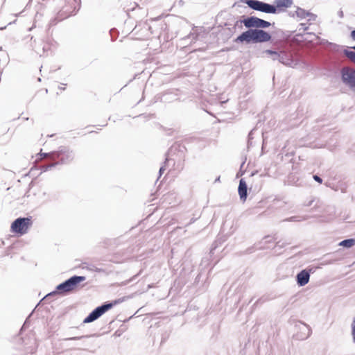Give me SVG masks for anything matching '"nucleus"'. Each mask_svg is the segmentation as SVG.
Instances as JSON below:
<instances>
[{
  "instance_id": "b1692460",
  "label": "nucleus",
  "mask_w": 355,
  "mask_h": 355,
  "mask_svg": "<svg viewBox=\"0 0 355 355\" xmlns=\"http://www.w3.org/2000/svg\"><path fill=\"white\" fill-rule=\"evenodd\" d=\"M167 162H168V159L166 158L164 162V164L160 167L159 171V177L162 175L164 171L166 170V164Z\"/></svg>"
},
{
  "instance_id": "aec40b11",
  "label": "nucleus",
  "mask_w": 355,
  "mask_h": 355,
  "mask_svg": "<svg viewBox=\"0 0 355 355\" xmlns=\"http://www.w3.org/2000/svg\"><path fill=\"white\" fill-rule=\"evenodd\" d=\"M42 49L35 48V52L39 54L40 56L44 55L46 51H48L49 49V45L46 44H42Z\"/></svg>"
},
{
  "instance_id": "4be33fe9",
  "label": "nucleus",
  "mask_w": 355,
  "mask_h": 355,
  "mask_svg": "<svg viewBox=\"0 0 355 355\" xmlns=\"http://www.w3.org/2000/svg\"><path fill=\"white\" fill-rule=\"evenodd\" d=\"M308 20L310 21H315L317 19L318 16L315 14L310 12L308 11L307 12Z\"/></svg>"
},
{
  "instance_id": "ddd939ff",
  "label": "nucleus",
  "mask_w": 355,
  "mask_h": 355,
  "mask_svg": "<svg viewBox=\"0 0 355 355\" xmlns=\"http://www.w3.org/2000/svg\"><path fill=\"white\" fill-rule=\"evenodd\" d=\"M299 329L301 330V333L300 334L296 335V338L299 340H305L308 338L311 334V329L309 326L306 325L304 323H300L299 325Z\"/></svg>"
},
{
  "instance_id": "a211bd4d",
  "label": "nucleus",
  "mask_w": 355,
  "mask_h": 355,
  "mask_svg": "<svg viewBox=\"0 0 355 355\" xmlns=\"http://www.w3.org/2000/svg\"><path fill=\"white\" fill-rule=\"evenodd\" d=\"M354 244H355V239H345L339 243L340 246H343L345 248H351Z\"/></svg>"
},
{
  "instance_id": "473e14b6",
  "label": "nucleus",
  "mask_w": 355,
  "mask_h": 355,
  "mask_svg": "<svg viewBox=\"0 0 355 355\" xmlns=\"http://www.w3.org/2000/svg\"><path fill=\"white\" fill-rule=\"evenodd\" d=\"M220 182V176H219V177H218V178L215 180V181H214V182Z\"/></svg>"
},
{
  "instance_id": "6e6552de",
  "label": "nucleus",
  "mask_w": 355,
  "mask_h": 355,
  "mask_svg": "<svg viewBox=\"0 0 355 355\" xmlns=\"http://www.w3.org/2000/svg\"><path fill=\"white\" fill-rule=\"evenodd\" d=\"M112 308V304H103L93 310L83 320V323L94 322L104 314L107 311Z\"/></svg>"
},
{
  "instance_id": "c756f323",
  "label": "nucleus",
  "mask_w": 355,
  "mask_h": 355,
  "mask_svg": "<svg viewBox=\"0 0 355 355\" xmlns=\"http://www.w3.org/2000/svg\"><path fill=\"white\" fill-rule=\"evenodd\" d=\"M351 37H352L353 40H355V30L351 32Z\"/></svg>"
},
{
  "instance_id": "7ed1b4c3",
  "label": "nucleus",
  "mask_w": 355,
  "mask_h": 355,
  "mask_svg": "<svg viewBox=\"0 0 355 355\" xmlns=\"http://www.w3.org/2000/svg\"><path fill=\"white\" fill-rule=\"evenodd\" d=\"M265 53L270 55L273 60H279L286 66L293 67L296 64L291 51H283L278 53L272 50H266Z\"/></svg>"
},
{
  "instance_id": "f8f14e48",
  "label": "nucleus",
  "mask_w": 355,
  "mask_h": 355,
  "mask_svg": "<svg viewBox=\"0 0 355 355\" xmlns=\"http://www.w3.org/2000/svg\"><path fill=\"white\" fill-rule=\"evenodd\" d=\"M310 279V272L304 269L297 273L296 276L297 284L299 286H304L307 284Z\"/></svg>"
},
{
  "instance_id": "2eb2a0df",
  "label": "nucleus",
  "mask_w": 355,
  "mask_h": 355,
  "mask_svg": "<svg viewBox=\"0 0 355 355\" xmlns=\"http://www.w3.org/2000/svg\"><path fill=\"white\" fill-rule=\"evenodd\" d=\"M25 351L26 355H28V354H33L37 348L35 340L33 338H26L25 340Z\"/></svg>"
},
{
  "instance_id": "f257e3e1",
  "label": "nucleus",
  "mask_w": 355,
  "mask_h": 355,
  "mask_svg": "<svg viewBox=\"0 0 355 355\" xmlns=\"http://www.w3.org/2000/svg\"><path fill=\"white\" fill-rule=\"evenodd\" d=\"M41 156L43 157H49V159L53 161L52 163L44 164L42 166L43 171L51 170L53 167L59 164H69L74 157L73 152L66 147H60L58 150L50 153H42Z\"/></svg>"
},
{
  "instance_id": "39448f33",
  "label": "nucleus",
  "mask_w": 355,
  "mask_h": 355,
  "mask_svg": "<svg viewBox=\"0 0 355 355\" xmlns=\"http://www.w3.org/2000/svg\"><path fill=\"white\" fill-rule=\"evenodd\" d=\"M32 219L31 217L18 218L15 220L11 225V230L14 233L20 234H26L28 228L32 225Z\"/></svg>"
},
{
  "instance_id": "bb28decb",
  "label": "nucleus",
  "mask_w": 355,
  "mask_h": 355,
  "mask_svg": "<svg viewBox=\"0 0 355 355\" xmlns=\"http://www.w3.org/2000/svg\"><path fill=\"white\" fill-rule=\"evenodd\" d=\"M313 179L319 183H322V178L317 175H313Z\"/></svg>"
},
{
  "instance_id": "2f4dec72",
  "label": "nucleus",
  "mask_w": 355,
  "mask_h": 355,
  "mask_svg": "<svg viewBox=\"0 0 355 355\" xmlns=\"http://www.w3.org/2000/svg\"><path fill=\"white\" fill-rule=\"evenodd\" d=\"M338 16L341 18L343 17V12L342 10L338 12Z\"/></svg>"
},
{
  "instance_id": "f3484780",
  "label": "nucleus",
  "mask_w": 355,
  "mask_h": 355,
  "mask_svg": "<svg viewBox=\"0 0 355 355\" xmlns=\"http://www.w3.org/2000/svg\"><path fill=\"white\" fill-rule=\"evenodd\" d=\"M307 12H308L307 10H306L300 7H297L295 14H293L291 16L292 17L297 16L300 19H305L307 17Z\"/></svg>"
},
{
  "instance_id": "7c9ffc66",
  "label": "nucleus",
  "mask_w": 355,
  "mask_h": 355,
  "mask_svg": "<svg viewBox=\"0 0 355 355\" xmlns=\"http://www.w3.org/2000/svg\"><path fill=\"white\" fill-rule=\"evenodd\" d=\"M332 263H333L332 261H327L324 263H322L321 265L323 266V265H326V264H331Z\"/></svg>"
},
{
  "instance_id": "dca6fc26",
  "label": "nucleus",
  "mask_w": 355,
  "mask_h": 355,
  "mask_svg": "<svg viewBox=\"0 0 355 355\" xmlns=\"http://www.w3.org/2000/svg\"><path fill=\"white\" fill-rule=\"evenodd\" d=\"M293 3V0H275V7L277 8V12L282 10V8H290Z\"/></svg>"
},
{
  "instance_id": "a878e982",
  "label": "nucleus",
  "mask_w": 355,
  "mask_h": 355,
  "mask_svg": "<svg viewBox=\"0 0 355 355\" xmlns=\"http://www.w3.org/2000/svg\"><path fill=\"white\" fill-rule=\"evenodd\" d=\"M123 301V300L122 299H119V300H114L112 302H106L105 304H112V307H113L114 305H116V304H119V303H120V302H121Z\"/></svg>"
},
{
  "instance_id": "423d86ee",
  "label": "nucleus",
  "mask_w": 355,
  "mask_h": 355,
  "mask_svg": "<svg viewBox=\"0 0 355 355\" xmlns=\"http://www.w3.org/2000/svg\"><path fill=\"white\" fill-rule=\"evenodd\" d=\"M340 73L343 84L355 92V69L345 67L341 69Z\"/></svg>"
},
{
  "instance_id": "c85d7f7f",
  "label": "nucleus",
  "mask_w": 355,
  "mask_h": 355,
  "mask_svg": "<svg viewBox=\"0 0 355 355\" xmlns=\"http://www.w3.org/2000/svg\"><path fill=\"white\" fill-rule=\"evenodd\" d=\"M300 26L302 27V28L304 30H307L308 29V26H306V24H301Z\"/></svg>"
},
{
  "instance_id": "393cba45",
  "label": "nucleus",
  "mask_w": 355,
  "mask_h": 355,
  "mask_svg": "<svg viewBox=\"0 0 355 355\" xmlns=\"http://www.w3.org/2000/svg\"><path fill=\"white\" fill-rule=\"evenodd\" d=\"M84 337L85 336H74V337L64 338L63 340H80Z\"/></svg>"
},
{
  "instance_id": "5701e85b",
  "label": "nucleus",
  "mask_w": 355,
  "mask_h": 355,
  "mask_svg": "<svg viewBox=\"0 0 355 355\" xmlns=\"http://www.w3.org/2000/svg\"><path fill=\"white\" fill-rule=\"evenodd\" d=\"M352 335L353 338V341L355 343V318L352 324Z\"/></svg>"
},
{
  "instance_id": "72a5a7b5",
  "label": "nucleus",
  "mask_w": 355,
  "mask_h": 355,
  "mask_svg": "<svg viewBox=\"0 0 355 355\" xmlns=\"http://www.w3.org/2000/svg\"><path fill=\"white\" fill-rule=\"evenodd\" d=\"M352 48L353 49H354V50H355V46H353V47H352Z\"/></svg>"
},
{
  "instance_id": "4468645a",
  "label": "nucleus",
  "mask_w": 355,
  "mask_h": 355,
  "mask_svg": "<svg viewBox=\"0 0 355 355\" xmlns=\"http://www.w3.org/2000/svg\"><path fill=\"white\" fill-rule=\"evenodd\" d=\"M238 192L240 199L243 202L245 201L248 196V186L243 179H241L239 181Z\"/></svg>"
},
{
  "instance_id": "9d476101",
  "label": "nucleus",
  "mask_w": 355,
  "mask_h": 355,
  "mask_svg": "<svg viewBox=\"0 0 355 355\" xmlns=\"http://www.w3.org/2000/svg\"><path fill=\"white\" fill-rule=\"evenodd\" d=\"M254 43L268 42L271 35L263 29H254Z\"/></svg>"
},
{
  "instance_id": "0eeeda50",
  "label": "nucleus",
  "mask_w": 355,
  "mask_h": 355,
  "mask_svg": "<svg viewBox=\"0 0 355 355\" xmlns=\"http://www.w3.org/2000/svg\"><path fill=\"white\" fill-rule=\"evenodd\" d=\"M112 308V304H103L93 310L83 320V323L94 322L104 314L107 311Z\"/></svg>"
},
{
  "instance_id": "f03ea898",
  "label": "nucleus",
  "mask_w": 355,
  "mask_h": 355,
  "mask_svg": "<svg viewBox=\"0 0 355 355\" xmlns=\"http://www.w3.org/2000/svg\"><path fill=\"white\" fill-rule=\"evenodd\" d=\"M84 280H85V277L74 275L58 285L56 290L46 295L45 297H48L58 293L63 294L72 291L79 283Z\"/></svg>"
},
{
  "instance_id": "cd10ccee",
  "label": "nucleus",
  "mask_w": 355,
  "mask_h": 355,
  "mask_svg": "<svg viewBox=\"0 0 355 355\" xmlns=\"http://www.w3.org/2000/svg\"><path fill=\"white\" fill-rule=\"evenodd\" d=\"M297 216H292V217L286 219V220H288V221H296V220H297Z\"/></svg>"
},
{
  "instance_id": "20e7f679",
  "label": "nucleus",
  "mask_w": 355,
  "mask_h": 355,
  "mask_svg": "<svg viewBox=\"0 0 355 355\" xmlns=\"http://www.w3.org/2000/svg\"><path fill=\"white\" fill-rule=\"evenodd\" d=\"M251 9L267 14L277 13V8L275 5H271L259 0H243Z\"/></svg>"
},
{
  "instance_id": "1a4fd4ad",
  "label": "nucleus",
  "mask_w": 355,
  "mask_h": 355,
  "mask_svg": "<svg viewBox=\"0 0 355 355\" xmlns=\"http://www.w3.org/2000/svg\"><path fill=\"white\" fill-rule=\"evenodd\" d=\"M271 24L259 17L251 16L245 18V26L248 28H255L254 29L266 28Z\"/></svg>"
},
{
  "instance_id": "9b49d317",
  "label": "nucleus",
  "mask_w": 355,
  "mask_h": 355,
  "mask_svg": "<svg viewBox=\"0 0 355 355\" xmlns=\"http://www.w3.org/2000/svg\"><path fill=\"white\" fill-rule=\"evenodd\" d=\"M235 42H243L250 43L251 42L254 43V29L248 28V31L242 33L239 36L235 39Z\"/></svg>"
},
{
  "instance_id": "412c9836",
  "label": "nucleus",
  "mask_w": 355,
  "mask_h": 355,
  "mask_svg": "<svg viewBox=\"0 0 355 355\" xmlns=\"http://www.w3.org/2000/svg\"><path fill=\"white\" fill-rule=\"evenodd\" d=\"M344 54L353 62L355 63V52L349 50H345Z\"/></svg>"
},
{
  "instance_id": "6ab92c4d",
  "label": "nucleus",
  "mask_w": 355,
  "mask_h": 355,
  "mask_svg": "<svg viewBox=\"0 0 355 355\" xmlns=\"http://www.w3.org/2000/svg\"><path fill=\"white\" fill-rule=\"evenodd\" d=\"M243 25L245 26V18L243 19L236 20L233 26L234 32L236 31H241Z\"/></svg>"
}]
</instances>
